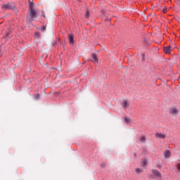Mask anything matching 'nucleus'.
Returning <instances> with one entry per match:
<instances>
[{
	"instance_id": "1",
	"label": "nucleus",
	"mask_w": 180,
	"mask_h": 180,
	"mask_svg": "<svg viewBox=\"0 0 180 180\" xmlns=\"http://www.w3.org/2000/svg\"><path fill=\"white\" fill-rule=\"evenodd\" d=\"M29 16L30 17V22L34 20V18L37 16V11L34 10V8L30 9L28 13Z\"/></svg>"
},
{
	"instance_id": "2",
	"label": "nucleus",
	"mask_w": 180,
	"mask_h": 180,
	"mask_svg": "<svg viewBox=\"0 0 180 180\" xmlns=\"http://www.w3.org/2000/svg\"><path fill=\"white\" fill-rule=\"evenodd\" d=\"M163 51H164V53H165V54H171V51H172L171 46L164 47Z\"/></svg>"
},
{
	"instance_id": "3",
	"label": "nucleus",
	"mask_w": 180,
	"mask_h": 180,
	"mask_svg": "<svg viewBox=\"0 0 180 180\" xmlns=\"http://www.w3.org/2000/svg\"><path fill=\"white\" fill-rule=\"evenodd\" d=\"M122 106L124 108V109H127L129 106H130V103L127 100H123L122 101Z\"/></svg>"
},
{
	"instance_id": "4",
	"label": "nucleus",
	"mask_w": 180,
	"mask_h": 180,
	"mask_svg": "<svg viewBox=\"0 0 180 180\" xmlns=\"http://www.w3.org/2000/svg\"><path fill=\"white\" fill-rule=\"evenodd\" d=\"M155 137H157V139H165L167 136L165 134L158 132L155 134Z\"/></svg>"
},
{
	"instance_id": "5",
	"label": "nucleus",
	"mask_w": 180,
	"mask_h": 180,
	"mask_svg": "<svg viewBox=\"0 0 180 180\" xmlns=\"http://www.w3.org/2000/svg\"><path fill=\"white\" fill-rule=\"evenodd\" d=\"M169 113H170L171 115H177V113H178V110H177L176 108H170V110H169Z\"/></svg>"
},
{
	"instance_id": "6",
	"label": "nucleus",
	"mask_w": 180,
	"mask_h": 180,
	"mask_svg": "<svg viewBox=\"0 0 180 180\" xmlns=\"http://www.w3.org/2000/svg\"><path fill=\"white\" fill-rule=\"evenodd\" d=\"M68 37L70 44H74V35L72 34H69Z\"/></svg>"
},
{
	"instance_id": "7",
	"label": "nucleus",
	"mask_w": 180,
	"mask_h": 180,
	"mask_svg": "<svg viewBox=\"0 0 180 180\" xmlns=\"http://www.w3.org/2000/svg\"><path fill=\"white\" fill-rule=\"evenodd\" d=\"M153 174L155 176H158V178H161V173L158 170H153Z\"/></svg>"
},
{
	"instance_id": "8",
	"label": "nucleus",
	"mask_w": 180,
	"mask_h": 180,
	"mask_svg": "<svg viewBox=\"0 0 180 180\" xmlns=\"http://www.w3.org/2000/svg\"><path fill=\"white\" fill-rule=\"evenodd\" d=\"M164 155H165V158H169V157H171V151L165 150L164 153Z\"/></svg>"
},
{
	"instance_id": "9",
	"label": "nucleus",
	"mask_w": 180,
	"mask_h": 180,
	"mask_svg": "<svg viewBox=\"0 0 180 180\" xmlns=\"http://www.w3.org/2000/svg\"><path fill=\"white\" fill-rule=\"evenodd\" d=\"M91 57H92V58L94 60V63H98V56H96V54L93 53L91 55Z\"/></svg>"
},
{
	"instance_id": "10",
	"label": "nucleus",
	"mask_w": 180,
	"mask_h": 180,
	"mask_svg": "<svg viewBox=\"0 0 180 180\" xmlns=\"http://www.w3.org/2000/svg\"><path fill=\"white\" fill-rule=\"evenodd\" d=\"M29 2V7H30V9H34V4L33 3V1H30V0H28Z\"/></svg>"
},
{
	"instance_id": "11",
	"label": "nucleus",
	"mask_w": 180,
	"mask_h": 180,
	"mask_svg": "<svg viewBox=\"0 0 180 180\" xmlns=\"http://www.w3.org/2000/svg\"><path fill=\"white\" fill-rule=\"evenodd\" d=\"M3 9H9V4H5L1 6Z\"/></svg>"
},
{
	"instance_id": "12",
	"label": "nucleus",
	"mask_w": 180,
	"mask_h": 180,
	"mask_svg": "<svg viewBox=\"0 0 180 180\" xmlns=\"http://www.w3.org/2000/svg\"><path fill=\"white\" fill-rule=\"evenodd\" d=\"M139 141H142V142L146 141V136H141L139 138Z\"/></svg>"
},
{
	"instance_id": "13",
	"label": "nucleus",
	"mask_w": 180,
	"mask_h": 180,
	"mask_svg": "<svg viewBox=\"0 0 180 180\" xmlns=\"http://www.w3.org/2000/svg\"><path fill=\"white\" fill-rule=\"evenodd\" d=\"M141 165H143V167H146V165H147V160H143V161L141 162Z\"/></svg>"
},
{
	"instance_id": "14",
	"label": "nucleus",
	"mask_w": 180,
	"mask_h": 180,
	"mask_svg": "<svg viewBox=\"0 0 180 180\" xmlns=\"http://www.w3.org/2000/svg\"><path fill=\"white\" fill-rule=\"evenodd\" d=\"M176 169L180 172V163H177L176 165Z\"/></svg>"
},
{
	"instance_id": "15",
	"label": "nucleus",
	"mask_w": 180,
	"mask_h": 180,
	"mask_svg": "<svg viewBox=\"0 0 180 180\" xmlns=\"http://www.w3.org/2000/svg\"><path fill=\"white\" fill-rule=\"evenodd\" d=\"M85 18H86V19H88V18H89V11H86V14H85Z\"/></svg>"
},
{
	"instance_id": "16",
	"label": "nucleus",
	"mask_w": 180,
	"mask_h": 180,
	"mask_svg": "<svg viewBox=\"0 0 180 180\" xmlns=\"http://www.w3.org/2000/svg\"><path fill=\"white\" fill-rule=\"evenodd\" d=\"M124 121H125L127 123H130V118H129V117H125V118H124Z\"/></svg>"
},
{
	"instance_id": "17",
	"label": "nucleus",
	"mask_w": 180,
	"mask_h": 180,
	"mask_svg": "<svg viewBox=\"0 0 180 180\" xmlns=\"http://www.w3.org/2000/svg\"><path fill=\"white\" fill-rule=\"evenodd\" d=\"M46 30V26H42L41 28V32H44Z\"/></svg>"
},
{
	"instance_id": "18",
	"label": "nucleus",
	"mask_w": 180,
	"mask_h": 180,
	"mask_svg": "<svg viewBox=\"0 0 180 180\" xmlns=\"http://www.w3.org/2000/svg\"><path fill=\"white\" fill-rule=\"evenodd\" d=\"M35 98L36 99H40V94H37L35 96Z\"/></svg>"
},
{
	"instance_id": "19",
	"label": "nucleus",
	"mask_w": 180,
	"mask_h": 180,
	"mask_svg": "<svg viewBox=\"0 0 180 180\" xmlns=\"http://www.w3.org/2000/svg\"><path fill=\"white\" fill-rule=\"evenodd\" d=\"M35 36H36L37 37H40V33H39V32H35Z\"/></svg>"
},
{
	"instance_id": "20",
	"label": "nucleus",
	"mask_w": 180,
	"mask_h": 180,
	"mask_svg": "<svg viewBox=\"0 0 180 180\" xmlns=\"http://www.w3.org/2000/svg\"><path fill=\"white\" fill-rule=\"evenodd\" d=\"M136 172H138V173H139V172H141V169H136Z\"/></svg>"
},
{
	"instance_id": "21",
	"label": "nucleus",
	"mask_w": 180,
	"mask_h": 180,
	"mask_svg": "<svg viewBox=\"0 0 180 180\" xmlns=\"http://www.w3.org/2000/svg\"><path fill=\"white\" fill-rule=\"evenodd\" d=\"M163 13H167V8L163 9Z\"/></svg>"
},
{
	"instance_id": "22",
	"label": "nucleus",
	"mask_w": 180,
	"mask_h": 180,
	"mask_svg": "<svg viewBox=\"0 0 180 180\" xmlns=\"http://www.w3.org/2000/svg\"><path fill=\"white\" fill-rule=\"evenodd\" d=\"M108 20H110V18L108 19Z\"/></svg>"
},
{
	"instance_id": "23",
	"label": "nucleus",
	"mask_w": 180,
	"mask_h": 180,
	"mask_svg": "<svg viewBox=\"0 0 180 180\" xmlns=\"http://www.w3.org/2000/svg\"><path fill=\"white\" fill-rule=\"evenodd\" d=\"M134 157H136V154H134Z\"/></svg>"
}]
</instances>
